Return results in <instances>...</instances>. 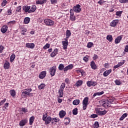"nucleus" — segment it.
<instances>
[{
  "mask_svg": "<svg viewBox=\"0 0 128 128\" xmlns=\"http://www.w3.org/2000/svg\"><path fill=\"white\" fill-rule=\"evenodd\" d=\"M118 20H113L110 24V26H112L113 28H114L116 26L117 24H118Z\"/></svg>",
  "mask_w": 128,
  "mask_h": 128,
  "instance_id": "4468645a",
  "label": "nucleus"
},
{
  "mask_svg": "<svg viewBox=\"0 0 128 128\" xmlns=\"http://www.w3.org/2000/svg\"><path fill=\"white\" fill-rule=\"evenodd\" d=\"M80 101L78 99L75 100L73 101L72 104L74 106H78L80 104Z\"/></svg>",
  "mask_w": 128,
  "mask_h": 128,
  "instance_id": "c756f323",
  "label": "nucleus"
},
{
  "mask_svg": "<svg viewBox=\"0 0 128 128\" xmlns=\"http://www.w3.org/2000/svg\"><path fill=\"white\" fill-rule=\"evenodd\" d=\"M66 112L64 110H62L59 112V116L60 118H64V116H66Z\"/></svg>",
  "mask_w": 128,
  "mask_h": 128,
  "instance_id": "ddd939ff",
  "label": "nucleus"
},
{
  "mask_svg": "<svg viewBox=\"0 0 128 128\" xmlns=\"http://www.w3.org/2000/svg\"><path fill=\"white\" fill-rule=\"evenodd\" d=\"M52 121V118L50 116H48L46 120H44V122H45V124H50Z\"/></svg>",
  "mask_w": 128,
  "mask_h": 128,
  "instance_id": "f3484780",
  "label": "nucleus"
},
{
  "mask_svg": "<svg viewBox=\"0 0 128 128\" xmlns=\"http://www.w3.org/2000/svg\"><path fill=\"white\" fill-rule=\"evenodd\" d=\"M60 122V118H52V122Z\"/></svg>",
  "mask_w": 128,
  "mask_h": 128,
  "instance_id": "49530a36",
  "label": "nucleus"
},
{
  "mask_svg": "<svg viewBox=\"0 0 128 128\" xmlns=\"http://www.w3.org/2000/svg\"><path fill=\"white\" fill-rule=\"evenodd\" d=\"M90 118H98V114H92L90 116Z\"/></svg>",
  "mask_w": 128,
  "mask_h": 128,
  "instance_id": "e2e57ef3",
  "label": "nucleus"
},
{
  "mask_svg": "<svg viewBox=\"0 0 128 128\" xmlns=\"http://www.w3.org/2000/svg\"><path fill=\"white\" fill-rule=\"evenodd\" d=\"M59 70H63L64 72H66L67 70H72L74 68V64H70L64 68V64H60L58 67Z\"/></svg>",
  "mask_w": 128,
  "mask_h": 128,
  "instance_id": "f257e3e1",
  "label": "nucleus"
},
{
  "mask_svg": "<svg viewBox=\"0 0 128 128\" xmlns=\"http://www.w3.org/2000/svg\"><path fill=\"white\" fill-rule=\"evenodd\" d=\"M52 4H54L58 2V0H50Z\"/></svg>",
  "mask_w": 128,
  "mask_h": 128,
  "instance_id": "680f3d73",
  "label": "nucleus"
},
{
  "mask_svg": "<svg viewBox=\"0 0 128 128\" xmlns=\"http://www.w3.org/2000/svg\"><path fill=\"white\" fill-rule=\"evenodd\" d=\"M78 108H75L72 110V114L76 116L78 114Z\"/></svg>",
  "mask_w": 128,
  "mask_h": 128,
  "instance_id": "79ce46f5",
  "label": "nucleus"
},
{
  "mask_svg": "<svg viewBox=\"0 0 128 128\" xmlns=\"http://www.w3.org/2000/svg\"><path fill=\"white\" fill-rule=\"evenodd\" d=\"M94 128H100V124H98V122H95L94 124Z\"/></svg>",
  "mask_w": 128,
  "mask_h": 128,
  "instance_id": "3c124183",
  "label": "nucleus"
},
{
  "mask_svg": "<svg viewBox=\"0 0 128 128\" xmlns=\"http://www.w3.org/2000/svg\"><path fill=\"white\" fill-rule=\"evenodd\" d=\"M44 22L47 26H52L54 24V21L50 18L44 19Z\"/></svg>",
  "mask_w": 128,
  "mask_h": 128,
  "instance_id": "20e7f679",
  "label": "nucleus"
},
{
  "mask_svg": "<svg viewBox=\"0 0 128 128\" xmlns=\"http://www.w3.org/2000/svg\"><path fill=\"white\" fill-rule=\"evenodd\" d=\"M86 84L88 88H90V86H96L98 84V82H96L93 80L88 81Z\"/></svg>",
  "mask_w": 128,
  "mask_h": 128,
  "instance_id": "6e6552de",
  "label": "nucleus"
},
{
  "mask_svg": "<svg viewBox=\"0 0 128 128\" xmlns=\"http://www.w3.org/2000/svg\"><path fill=\"white\" fill-rule=\"evenodd\" d=\"M92 46H94V43L92 42H88L87 44V48H90L92 47Z\"/></svg>",
  "mask_w": 128,
  "mask_h": 128,
  "instance_id": "c03bdc74",
  "label": "nucleus"
},
{
  "mask_svg": "<svg viewBox=\"0 0 128 128\" xmlns=\"http://www.w3.org/2000/svg\"><path fill=\"white\" fill-rule=\"evenodd\" d=\"M90 66L92 70H96V68H98V66H96V64L94 61H92L90 62Z\"/></svg>",
  "mask_w": 128,
  "mask_h": 128,
  "instance_id": "a211bd4d",
  "label": "nucleus"
},
{
  "mask_svg": "<svg viewBox=\"0 0 128 128\" xmlns=\"http://www.w3.org/2000/svg\"><path fill=\"white\" fill-rule=\"evenodd\" d=\"M124 52H123L124 54H126V52H128V45H126L125 46L124 49Z\"/></svg>",
  "mask_w": 128,
  "mask_h": 128,
  "instance_id": "bf43d9fd",
  "label": "nucleus"
},
{
  "mask_svg": "<svg viewBox=\"0 0 128 128\" xmlns=\"http://www.w3.org/2000/svg\"><path fill=\"white\" fill-rule=\"evenodd\" d=\"M72 36V32L70 30H66V36L70 38Z\"/></svg>",
  "mask_w": 128,
  "mask_h": 128,
  "instance_id": "c9c22d12",
  "label": "nucleus"
},
{
  "mask_svg": "<svg viewBox=\"0 0 128 128\" xmlns=\"http://www.w3.org/2000/svg\"><path fill=\"white\" fill-rule=\"evenodd\" d=\"M119 2L120 4H128V0H119Z\"/></svg>",
  "mask_w": 128,
  "mask_h": 128,
  "instance_id": "6e6d98bb",
  "label": "nucleus"
},
{
  "mask_svg": "<svg viewBox=\"0 0 128 128\" xmlns=\"http://www.w3.org/2000/svg\"><path fill=\"white\" fill-rule=\"evenodd\" d=\"M82 110H86L88 106V97H86L82 100Z\"/></svg>",
  "mask_w": 128,
  "mask_h": 128,
  "instance_id": "39448f33",
  "label": "nucleus"
},
{
  "mask_svg": "<svg viewBox=\"0 0 128 128\" xmlns=\"http://www.w3.org/2000/svg\"><path fill=\"white\" fill-rule=\"evenodd\" d=\"M59 98H62L64 96V90L62 89L58 90Z\"/></svg>",
  "mask_w": 128,
  "mask_h": 128,
  "instance_id": "c85d7f7f",
  "label": "nucleus"
},
{
  "mask_svg": "<svg viewBox=\"0 0 128 128\" xmlns=\"http://www.w3.org/2000/svg\"><path fill=\"white\" fill-rule=\"evenodd\" d=\"M10 94L11 96H12V98H14V96H16V90H11L10 91Z\"/></svg>",
  "mask_w": 128,
  "mask_h": 128,
  "instance_id": "bb28decb",
  "label": "nucleus"
},
{
  "mask_svg": "<svg viewBox=\"0 0 128 128\" xmlns=\"http://www.w3.org/2000/svg\"><path fill=\"white\" fill-rule=\"evenodd\" d=\"M106 40H107L110 42H112V40H114V38H112V36L110 34L106 36Z\"/></svg>",
  "mask_w": 128,
  "mask_h": 128,
  "instance_id": "a878e982",
  "label": "nucleus"
},
{
  "mask_svg": "<svg viewBox=\"0 0 128 128\" xmlns=\"http://www.w3.org/2000/svg\"><path fill=\"white\" fill-rule=\"evenodd\" d=\"M8 103H6L4 106L3 108H4L5 110H8Z\"/></svg>",
  "mask_w": 128,
  "mask_h": 128,
  "instance_id": "0e129e2a",
  "label": "nucleus"
},
{
  "mask_svg": "<svg viewBox=\"0 0 128 128\" xmlns=\"http://www.w3.org/2000/svg\"><path fill=\"white\" fill-rule=\"evenodd\" d=\"M30 21V18L28 17H26L24 19V23L25 24H28Z\"/></svg>",
  "mask_w": 128,
  "mask_h": 128,
  "instance_id": "7c9ffc66",
  "label": "nucleus"
},
{
  "mask_svg": "<svg viewBox=\"0 0 128 128\" xmlns=\"http://www.w3.org/2000/svg\"><path fill=\"white\" fill-rule=\"evenodd\" d=\"M14 58H16V54H12L10 56V62H13L14 60Z\"/></svg>",
  "mask_w": 128,
  "mask_h": 128,
  "instance_id": "2f4dec72",
  "label": "nucleus"
},
{
  "mask_svg": "<svg viewBox=\"0 0 128 128\" xmlns=\"http://www.w3.org/2000/svg\"><path fill=\"white\" fill-rule=\"evenodd\" d=\"M122 11H117L116 12V16H122Z\"/></svg>",
  "mask_w": 128,
  "mask_h": 128,
  "instance_id": "8fccbe9b",
  "label": "nucleus"
},
{
  "mask_svg": "<svg viewBox=\"0 0 128 128\" xmlns=\"http://www.w3.org/2000/svg\"><path fill=\"white\" fill-rule=\"evenodd\" d=\"M110 72H112V69L106 70L103 73V76H108Z\"/></svg>",
  "mask_w": 128,
  "mask_h": 128,
  "instance_id": "393cba45",
  "label": "nucleus"
},
{
  "mask_svg": "<svg viewBox=\"0 0 128 128\" xmlns=\"http://www.w3.org/2000/svg\"><path fill=\"white\" fill-rule=\"evenodd\" d=\"M104 94V91H102L101 92H96L93 94L92 98L96 96H102Z\"/></svg>",
  "mask_w": 128,
  "mask_h": 128,
  "instance_id": "b1692460",
  "label": "nucleus"
},
{
  "mask_svg": "<svg viewBox=\"0 0 128 128\" xmlns=\"http://www.w3.org/2000/svg\"><path fill=\"white\" fill-rule=\"evenodd\" d=\"M104 68H106L110 66V64L108 63H106L104 64Z\"/></svg>",
  "mask_w": 128,
  "mask_h": 128,
  "instance_id": "774afa93",
  "label": "nucleus"
},
{
  "mask_svg": "<svg viewBox=\"0 0 128 128\" xmlns=\"http://www.w3.org/2000/svg\"><path fill=\"white\" fill-rule=\"evenodd\" d=\"M50 72L52 76H54V74H56V66H54L50 68Z\"/></svg>",
  "mask_w": 128,
  "mask_h": 128,
  "instance_id": "0eeeda50",
  "label": "nucleus"
},
{
  "mask_svg": "<svg viewBox=\"0 0 128 128\" xmlns=\"http://www.w3.org/2000/svg\"><path fill=\"white\" fill-rule=\"evenodd\" d=\"M70 20L72 22H74V20H76V16L74 15L72 16H70Z\"/></svg>",
  "mask_w": 128,
  "mask_h": 128,
  "instance_id": "de8ad7c7",
  "label": "nucleus"
},
{
  "mask_svg": "<svg viewBox=\"0 0 128 128\" xmlns=\"http://www.w3.org/2000/svg\"><path fill=\"white\" fill-rule=\"evenodd\" d=\"M96 112L98 116H104L106 114L108 111L101 108H98L96 110Z\"/></svg>",
  "mask_w": 128,
  "mask_h": 128,
  "instance_id": "7ed1b4c3",
  "label": "nucleus"
},
{
  "mask_svg": "<svg viewBox=\"0 0 128 128\" xmlns=\"http://www.w3.org/2000/svg\"><path fill=\"white\" fill-rule=\"evenodd\" d=\"M107 100L109 104H112V102H114V98L110 97L108 98Z\"/></svg>",
  "mask_w": 128,
  "mask_h": 128,
  "instance_id": "58836bf2",
  "label": "nucleus"
},
{
  "mask_svg": "<svg viewBox=\"0 0 128 128\" xmlns=\"http://www.w3.org/2000/svg\"><path fill=\"white\" fill-rule=\"evenodd\" d=\"M16 10L17 12H20V10H22V6H19L17 7Z\"/></svg>",
  "mask_w": 128,
  "mask_h": 128,
  "instance_id": "69168bd1",
  "label": "nucleus"
},
{
  "mask_svg": "<svg viewBox=\"0 0 128 128\" xmlns=\"http://www.w3.org/2000/svg\"><path fill=\"white\" fill-rule=\"evenodd\" d=\"M122 40V35H120L118 36L117 38H116L115 40H114V42L115 44H120V40Z\"/></svg>",
  "mask_w": 128,
  "mask_h": 128,
  "instance_id": "f8f14e48",
  "label": "nucleus"
},
{
  "mask_svg": "<svg viewBox=\"0 0 128 128\" xmlns=\"http://www.w3.org/2000/svg\"><path fill=\"white\" fill-rule=\"evenodd\" d=\"M26 48H34V43H26Z\"/></svg>",
  "mask_w": 128,
  "mask_h": 128,
  "instance_id": "dca6fc26",
  "label": "nucleus"
},
{
  "mask_svg": "<svg viewBox=\"0 0 128 128\" xmlns=\"http://www.w3.org/2000/svg\"><path fill=\"white\" fill-rule=\"evenodd\" d=\"M66 120L68 121L64 122V124H66V126H68V124L70 122V118L68 117L65 118L64 120Z\"/></svg>",
  "mask_w": 128,
  "mask_h": 128,
  "instance_id": "e433bc0d",
  "label": "nucleus"
},
{
  "mask_svg": "<svg viewBox=\"0 0 128 128\" xmlns=\"http://www.w3.org/2000/svg\"><path fill=\"white\" fill-rule=\"evenodd\" d=\"M48 118V114L46 113L45 114H43V117H42V120H44H44H46V118Z\"/></svg>",
  "mask_w": 128,
  "mask_h": 128,
  "instance_id": "603ef678",
  "label": "nucleus"
},
{
  "mask_svg": "<svg viewBox=\"0 0 128 128\" xmlns=\"http://www.w3.org/2000/svg\"><path fill=\"white\" fill-rule=\"evenodd\" d=\"M103 106L106 108H110V104L109 102H106L103 104Z\"/></svg>",
  "mask_w": 128,
  "mask_h": 128,
  "instance_id": "72a5a7b5",
  "label": "nucleus"
},
{
  "mask_svg": "<svg viewBox=\"0 0 128 128\" xmlns=\"http://www.w3.org/2000/svg\"><path fill=\"white\" fill-rule=\"evenodd\" d=\"M6 99L4 98V100H2L1 102H0V106H2L6 102Z\"/></svg>",
  "mask_w": 128,
  "mask_h": 128,
  "instance_id": "052dcab7",
  "label": "nucleus"
},
{
  "mask_svg": "<svg viewBox=\"0 0 128 128\" xmlns=\"http://www.w3.org/2000/svg\"><path fill=\"white\" fill-rule=\"evenodd\" d=\"M88 58H90V56L88 55H86L84 57L83 60H84V62H88Z\"/></svg>",
  "mask_w": 128,
  "mask_h": 128,
  "instance_id": "ea45409f",
  "label": "nucleus"
},
{
  "mask_svg": "<svg viewBox=\"0 0 128 128\" xmlns=\"http://www.w3.org/2000/svg\"><path fill=\"white\" fill-rule=\"evenodd\" d=\"M12 10L9 9L8 10L7 14L8 16H12Z\"/></svg>",
  "mask_w": 128,
  "mask_h": 128,
  "instance_id": "864d4df0",
  "label": "nucleus"
},
{
  "mask_svg": "<svg viewBox=\"0 0 128 128\" xmlns=\"http://www.w3.org/2000/svg\"><path fill=\"white\" fill-rule=\"evenodd\" d=\"M46 84H41L40 86H38V88L39 90H42L43 88H44Z\"/></svg>",
  "mask_w": 128,
  "mask_h": 128,
  "instance_id": "4c0bfd02",
  "label": "nucleus"
},
{
  "mask_svg": "<svg viewBox=\"0 0 128 128\" xmlns=\"http://www.w3.org/2000/svg\"><path fill=\"white\" fill-rule=\"evenodd\" d=\"M97 58H98V55H96V54H94L93 57V60H97Z\"/></svg>",
  "mask_w": 128,
  "mask_h": 128,
  "instance_id": "338daca9",
  "label": "nucleus"
},
{
  "mask_svg": "<svg viewBox=\"0 0 128 128\" xmlns=\"http://www.w3.org/2000/svg\"><path fill=\"white\" fill-rule=\"evenodd\" d=\"M46 4V0H37L36 1V4Z\"/></svg>",
  "mask_w": 128,
  "mask_h": 128,
  "instance_id": "5701e85b",
  "label": "nucleus"
},
{
  "mask_svg": "<svg viewBox=\"0 0 128 128\" xmlns=\"http://www.w3.org/2000/svg\"><path fill=\"white\" fill-rule=\"evenodd\" d=\"M62 48L64 50H68V42H64V41L62 42Z\"/></svg>",
  "mask_w": 128,
  "mask_h": 128,
  "instance_id": "4be33fe9",
  "label": "nucleus"
},
{
  "mask_svg": "<svg viewBox=\"0 0 128 128\" xmlns=\"http://www.w3.org/2000/svg\"><path fill=\"white\" fill-rule=\"evenodd\" d=\"M127 116H128V114L124 113L120 118V120H124V118H126Z\"/></svg>",
  "mask_w": 128,
  "mask_h": 128,
  "instance_id": "473e14b6",
  "label": "nucleus"
},
{
  "mask_svg": "<svg viewBox=\"0 0 128 128\" xmlns=\"http://www.w3.org/2000/svg\"><path fill=\"white\" fill-rule=\"evenodd\" d=\"M64 88H66V83L63 82L62 84L60 86V90H64Z\"/></svg>",
  "mask_w": 128,
  "mask_h": 128,
  "instance_id": "09e8293b",
  "label": "nucleus"
},
{
  "mask_svg": "<svg viewBox=\"0 0 128 128\" xmlns=\"http://www.w3.org/2000/svg\"><path fill=\"white\" fill-rule=\"evenodd\" d=\"M4 50V47L2 45L0 46V54H2V52Z\"/></svg>",
  "mask_w": 128,
  "mask_h": 128,
  "instance_id": "5fc2aeb1",
  "label": "nucleus"
},
{
  "mask_svg": "<svg viewBox=\"0 0 128 128\" xmlns=\"http://www.w3.org/2000/svg\"><path fill=\"white\" fill-rule=\"evenodd\" d=\"M58 49L56 48H55L52 52L50 54L51 58H54V56H56L58 54Z\"/></svg>",
  "mask_w": 128,
  "mask_h": 128,
  "instance_id": "2eb2a0df",
  "label": "nucleus"
},
{
  "mask_svg": "<svg viewBox=\"0 0 128 128\" xmlns=\"http://www.w3.org/2000/svg\"><path fill=\"white\" fill-rule=\"evenodd\" d=\"M114 82L116 86H120V84H122V82H120V80H116Z\"/></svg>",
  "mask_w": 128,
  "mask_h": 128,
  "instance_id": "37998d69",
  "label": "nucleus"
},
{
  "mask_svg": "<svg viewBox=\"0 0 128 128\" xmlns=\"http://www.w3.org/2000/svg\"><path fill=\"white\" fill-rule=\"evenodd\" d=\"M36 10V5H32L30 8V10L29 11V14H32V12H34Z\"/></svg>",
  "mask_w": 128,
  "mask_h": 128,
  "instance_id": "aec40b11",
  "label": "nucleus"
},
{
  "mask_svg": "<svg viewBox=\"0 0 128 128\" xmlns=\"http://www.w3.org/2000/svg\"><path fill=\"white\" fill-rule=\"evenodd\" d=\"M46 71H42L40 74L38 78L41 80H43L46 78Z\"/></svg>",
  "mask_w": 128,
  "mask_h": 128,
  "instance_id": "9d476101",
  "label": "nucleus"
},
{
  "mask_svg": "<svg viewBox=\"0 0 128 128\" xmlns=\"http://www.w3.org/2000/svg\"><path fill=\"white\" fill-rule=\"evenodd\" d=\"M16 24V20H12L8 22V26H12V24Z\"/></svg>",
  "mask_w": 128,
  "mask_h": 128,
  "instance_id": "a19ab883",
  "label": "nucleus"
},
{
  "mask_svg": "<svg viewBox=\"0 0 128 128\" xmlns=\"http://www.w3.org/2000/svg\"><path fill=\"white\" fill-rule=\"evenodd\" d=\"M22 10H24V12H25L29 13L30 10V6H24L22 8Z\"/></svg>",
  "mask_w": 128,
  "mask_h": 128,
  "instance_id": "412c9836",
  "label": "nucleus"
},
{
  "mask_svg": "<svg viewBox=\"0 0 128 128\" xmlns=\"http://www.w3.org/2000/svg\"><path fill=\"white\" fill-rule=\"evenodd\" d=\"M50 44H45L44 46L43 47L44 50H46L48 48H50Z\"/></svg>",
  "mask_w": 128,
  "mask_h": 128,
  "instance_id": "a18cd8bd",
  "label": "nucleus"
},
{
  "mask_svg": "<svg viewBox=\"0 0 128 128\" xmlns=\"http://www.w3.org/2000/svg\"><path fill=\"white\" fill-rule=\"evenodd\" d=\"M8 27L6 25H4L1 29H0V32L2 34H6V32H8Z\"/></svg>",
  "mask_w": 128,
  "mask_h": 128,
  "instance_id": "9b49d317",
  "label": "nucleus"
},
{
  "mask_svg": "<svg viewBox=\"0 0 128 128\" xmlns=\"http://www.w3.org/2000/svg\"><path fill=\"white\" fill-rule=\"evenodd\" d=\"M10 66V62L6 61L4 64V70H9Z\"/></svg>",
  "mask_w": 128,
  "mask_h": 128,
  "instance_id": "6ab92c4d",
  "label": "nucleus"
},
{
  "mask_svg": "<svg viewBox=\"0 0 128 128\" xmlns=\"http://www.w3.org/2000/svg\"><path fill=\"white\" fill-rule=\"evenodd\" d=\"M26 124H28V119L24 118L20 122L19 126H26Z\"/></svg>",
  "mask_w": 128,
  "mask_h": 128,
  "instance_id": "1a4fd4ad",
  "label": "nucleus"
},
{
  "mask_svg": "<svg viewBox=\"0 0 128 128\" xmlns=\"http://www.w3.org/2000/svg\"><path fill=\"white\" fill-rule=\"evenodd\" d=\"M34 116H32L30 118L29 124L32 126L34 123Z\"/></svg>",
  "mask_w": 128,
  "mask_h": 128,
  "instance_id": "cd10ccee",
  "label": "nucleus"
},
{
  "mask_svg": "<svg viewBox=\"0 0 128 128\" xmlns=\"http://www.w3.org/2000/svg\"><path fill=\"white\" fill-rule=\"evenodd\" d=\"M72 10L74 12H76V14H78L79 12H82V8H80V5L79 4L74 6Z\"/></svg>",
  "mask_w": 128,
  "mask_h": 128,
  "instance_id": "423d86ee",
  "label": "nucleus"
},
{
  "mask_svg": "<svg viewBox=\"0 0 128 128\" xmlns=\"http://www.w3.org/2000/svg\"><path fill=\"white\" fill-rule=\"evenodd\" d=\"M8 3V1H6V0H4L2 1V6H6V4Z\"/></svg>",
  "mask_w": 128,
  "mask_h": 128,
  "instance_id": "13d9d810",
  "label": "nucleus"
},
{
  "mask_svg": "<svg viewBox=\"0 0 128 128\" xmlns=\"http://www.w3.org/2000/svg\"><path fill=\"white\" fill-rule=\"evenodd\" d=\"M24 90L26 91H24L22 92V94H21V96L23 98H26L27 96H32V94H34L30 93V92L32 90L31 88L24 89Z\"/></svg>",
  "mask_w": 128,
  "mask_h": 128,
  "instance_id": "f03ea898",
  "label": "nucleus"
},
{
  "mask_svg": "<svg viewBox=\"0 0 128 128\" xmlns=\"http://www.w3.org/2000/svg\"><path fill=\"white\" fill-rule=\"evenodd\" d=\"M82 84V80H78L76 82V86H80Z\"/></svg>",
  "mask_w": 128,
  "mask_h": 128,
  "instance_id": "f704fd0d",
  "label": "nucleus"
},
{
  "mask_svg": "<svg viewBox=\"0 0 128 128\" xmlns=\"http://www.w3.org/2000/svg\"><path fill=\"white\" fill-rule=\"evenodd\" d=\"M74 12L72 9H70V16H74Z\"/></svg>",
  "mask_w": 128,
  "mask_h": 128,
  "instance_id": "4d7b16f0",
  "label": "nucleus"
}]
</instances>
